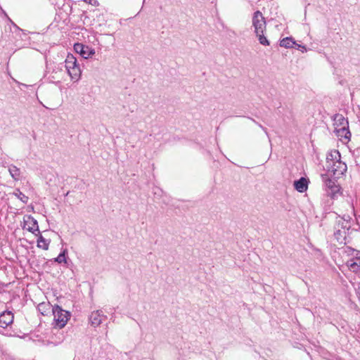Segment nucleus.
<instances>
[{
	"label": "nucleus",
	"mask_w": 360,
	"mask_h": 360,
	"mask_svg": "<svg viewBox=\"0 0 360 360\" xmlns=\"http://www.w3.org/2000/svg\"><path fill=\"white\" fill-rule=\"evenodd\" d=\"M359 297H360V286L359 287Z\"/></svg>",
	"instance_id": "obj_25"
},
{
	"label": "nucleus",
	"mask_w": 360,
	"mask_h": 360,
	"mask_svg": "<svg viewBox=\"0 0 360 360\" xmlns=\"http://www.w3.org/2000/svg\"><path fill=\"white\" fill-rule=\"evenodd\" d=\"M295 44H296V42L293 40L292 37L283 38L280 41V46L287 49L292 48Z\"/></svg>",
	"instance_id": "obj_15"
},
{
	"label": "nucleus",
	"mask_w": 360,
	"mask_h": 360,
	"mask_svg": "<svg viewBox=\"0 0 360 360\" xmlns=\"http://www.w3.org/2000/svg\"><path fill=\"white\" fill-rule=\"evenodd\" d=\"M13 195L18 198L21 202H22L24 204H27L29 200V198L25 195L24 193H22L20 189L17 188L14 191Z\"/></svg>",
	"instance_id": "obj_18"
},
{
	"label": "nucleus",
	"mask_w": 360,
	"mask_h": 360,
	"mask_svg": "<svg viewBox=\"0 0 360 360\" xmlns=\"http://www.w3.org/2000/svg\"><path fill=\"white\" fill-rule=\"evenodd\" d=\"M74 49L86 59L95 54V50L94 49L79 43H77L74 45Z\"/></svg>",
	"instance_id": "obj_10"
},
{
	"label": "nucleus",
	"mask_w": 360,
	"mask_h": 360,
	"mask_svg": "<svg viewBox=\"0 0 360 360\" xmlns=\"http://www.w3.org/2000/svg\"><path fill=\"white\" fill-rule=\"evenodd\" d=\"M84 1L86 4L92 5L94 6H99V3L97 0H84Z\"/></svg>",
	"instance_id": "obj_21"
},
{
	"label": "nucleus",
	"mask_w": 360,
	"mask_h": 360,
	"mask_svg": "<svg viewBox=\"0 0 360 360\" xmlns=\"http://www.w3.org/2000/svg\"><path fill=\"white\" fill-rule=\"evenodd\" d=\"M345 253L348 257L345 262L348 269L355 274L360 275V251L347 247Z\"/></svg>",
	"instance_id": "obj_3"
},
{
	"label": "nucleus",
	"mask_w": 360,
	"mask_h": 360,
	"mask_svg": "<svg viewBox=\"0 0 360 360\" xmlns=\"http://www.w3.org/2000/svg\"><path fill=\"white\" fill-rule=\"evenodd\" d=\"M252 26L255 28V34L264 33L266 30V20L259 11H255L253 14Z\"/></svg>",
	"instance_id": "obj_6"
},
{
	"label": "nucleus",
	"mask_w": 360,
	"mask_h": 360,
	"mask_svg": "<svg viewBox=\"0 0 360 360\" xmlns=\"http://www.w3.org/2000/svg\"><path fill=\"white\" fill-rule=\"evenodd\" d=\"M8 171H9L11 176H12V178L14 180L17 181L20 179V170L16 166L13 165H10L8 167Z\"/></svg>",
	"instance_id": "obj_16"
},
{
	"label": "nucleus",
	"mask_w": 360,
	"mask_h": 360,
	"mask_svg": "<svg viewBox=\"0 0 360 360\" xmlns=\"http://www.w3.org/2000/svg\"><path fill=\"white\" fill-rule=\"evenodd\" d=\"M300 49L301 50L302 52H304L307 51L306 47L304 46H302Z\"/></svg>",
	"instance_id": "obj_23"
},
{
	"label": "nucleus",
	"mask_w": 360,
	"mask_h": 360,
	"mask_svg": "<svg viewBox=\"0 0 360 360\" xmlns=\"http://www.w3.org/2000/svg\"><path fill=\"white\" fill-rule=\"evenodd\" d=\"M53 315V324L55 327L63 328L66 324L70 317L69 311L63 309L58 305L53 306L52 309Z\"/></svg>",
	"instance_id": "obj_4"
},
{
	"label": "nucleus",
	"mask_w": 360,
	"mask_h": 360,
	"mask_svg": "<svg viewBox=\"0 0 360 360\" xmlns=\"http://www.w3.org/2000/svg\"><path fill=\"white\" fill-rule=\"evenodd\" d=\"M294 46H296L297 49H300L302 46L301 45L297 44H295Z\"/></svg>",
	"instance_id": "obj_24"
},
{
	"label": "nucleus",
	"mask_w": 360,
	"mask_h": 360,
	"mask_svg": "<svg viewBox=\"0 0 360 360\" xmlns=\"http://www.w3.org/2000/svg\"><path fill=\"white\" fill-rule=\"evenodd\" d=\"M64 67L73 82H77L80 79L82 70L77 64L76 58L72 54H68L65 60Z\"/></svg>",
	"instance_id": "obj_2"
},
{
	"label": "nucleus",
	"mask_w": 360,
	"mask_h": 360,
	"mask_svg": "<svg viewBox=\"0 0 360 360\" xmlns=\"http://www.w3.org/2000/svg\"><path fill=\"white\" fill-rule=\"evenodd\" d=\"M23 229L32 233L39 231L37 221L31 215H25L23 217Z\"/></svg>",
	"instance_id": "obj_9"
},
{
	"label": "nucleus",
	"mask_w": 360,
	"mask_h": 360,
	"mask_svg": "<svg viewBox=\"0 0 360 360\" xmlns=\"http://www.w3.org/2000/svg\"><path fill=\"white\" fill-rule=\"evenodd\" d=\"M67 253V250H64L55 259V261L58 263H66L65 254Z\"/></svg>",
	"instance_id": "obj_20"
},
{
	"label": "nucleus",
	"mask_w": 360,
	"mask_h": 360,
	"mask_svg": "<svg viewBox=\"0 0 360 360\" xmlns=\"http://www.w3.org/2000/svg\"><path fill=\"white\" fill-rule=\"evenodd\" d=\"M105 318L106 316L103 314L102 311L96 310L91 312L89 319L92 326L97 327L102 323L103 319Z\"/></svg>",
	"instance_id": "obj_11"
},
{
	"label": "nucleus",
	"mask_w": 360,
	"mask_h": 360,
	"mask_svg": "<svg viewBox=\"0 0 360 360\" xmlns=\"http://www.w3.org/2000/svg\"><path fill=\"white\" fill-rule=\"evenodd\" d=\"M309 181L304 178L301 177L299 180L294 181L295 188L300 193L306 191L308 188Z\"/></svg>",
	"instance_id": "obj_13"
},
{
	"label": "nucleus",
	"mask_w": 360,
	"mask_h": 360,
	"mask_svg": "<svg viewBox=\"0 0 360 360\" xmlns=\"http://www.w3.org/2000/svg\"><path fill=\"white\" fill-rule=\"evenodd\" d=\"M53 307L49 302H41L38 304L37 309L43 316H46L52 311Z\"/></svg>",
	"instance_id": "obj_14"
},
{
	"label": "nucleus",
	"mask_w": 360,
	"mask_h": 360,
	"mask_svg": "<svg viewBox=\"0 0 360 360\" xmlns=\"http://www.w3.org/2000/svg\"><path fill=\"white\" fill-rule=\"evenodd\" d=\"M13 314L11 311H4L0 315V327L6 328L13 321Z\"/></svg>",
	"instance_id": "obj_12"
},
{
	"label": "nucleus",
	"mask_w": 360,
	"mask_h": 360,
	"mask_svg": "<svg viewBox=\"0 0 360 360\" xmlns=\"http://www.w3.org/2000/svg\"><path fill=\"white\" fill-rule=\"evenodd\" d=\"M335 131L338 136L349 139L350 132L347 129L348 122L342 115H336L334 117Z\"/></svg>",
	"instance_id": "obj_5"
},
{
	"label": "nucleus",
	"mask_w": 360,
	"mask_h": 360,
	"mask_svg": "<svg viewBox=\"0 0 360 360\" xmlns=\"http://www.w3.org/2000/svg\"><path fill=\"white\" fill-rule=\"evenodd\" d=\"M257 37H258V40L259 43L264 46H269V41L266 39V37L264 36V33H259L256 34Z\"/></svg>",
	"instance_id": "obj_19"
},
{
	"label": "nucleus",
	"mask_w": 360,
	"mask_h": 360,
	"mask_svg": "<svg viewBox=\"0 0 360 360\" xmlns=\"http://www.w3.org/2000/svg\"><path fill=\"white\" fill-rule=\"evenodd\" d=\"M49 242L46 240L42 236H40L37 239V247L47 250L49 249Z\"/></svg>",
	"instance_id": "obj_17"
},
{
	"label": "nucleus",
	"mask_w": 360,
	"mask_h": 360,
	"mask_svg": "<svg viewBox=\"0 0 360 360\" xmlns=\"http://www.w3.org/2000/svg\"><path fill=\"white\" fill-rule=\"evenodd\" d=\"M321 178L324 182L326 191L328 195L334 198L335 195L340 191V186L337 184L336 181L331 179L328 177V174H322Z\"/></svg>",
	"instance_id": "obj_7"
},
{
	"label": "nucleus",
	"mask_w": 360,
	"mask_h": 360,
	"mask_svg": "<svg viewBox=\"0 0 360 360\" xmlns=\"http://www.w3.org/2000/svg\"><path fill=\"white\" fill-rule=\"evenodd\" d=\"M63 64H58L56 65L51 72H49L47 75L48 80L54 84L60 83L62 79L64 72H63Z\"/></svg>",
	"instance_id": "obj_8"
},
{
	"label": "nucleus",
	"mask_w": 360,
	"mask_h": 360,
	"mask_svg": "<svg viewBox=\"0 0 360 360\" xmlns=\"http://www.w3.org/2000/svg\"><path fill=\"white\" fill-rule=\"evenodd\" d=\"M326 168L328 174L335 178H340L347 169V165L341 160V155L338 150H333L328 153Z\"/></svg>",
	"instance_id": "obj_1"
},
{
	"label": "nucleus",
	"mask_w": 360,
	"mask_h": 360,
	"mask_svg": "<svg viewBox=\"0 0 360 360\" xmlns=\"http://www.w3.org/2000/svg\"><path fill=\"white\" fill-rule=\"evenodd\" d=\"M146 0H143V3L145 2Z\"/></svg>",
	"instance_id": "obj_26"
},
{
	"label": "nucleus",
	"mask_w": 360,
	"mask_h": 360,
	"mask_svg": "<svg viewBox=\"0 0 360 360\" xmlns=\"http://www.w3.org/2000/svg\"><path fill=\"white\" fill-rule=\"evenodd\" d=\"M250 119L252 122H255V123H256V121H255L254 119H252V118H250ZM257 124L259 125V127L260 128H262V130H263V131H264L267 134V131H266V128H264L262 124H258L257 122Z\"/></svg>",
	"instance_id": "obj_22"
}]
</instances>
